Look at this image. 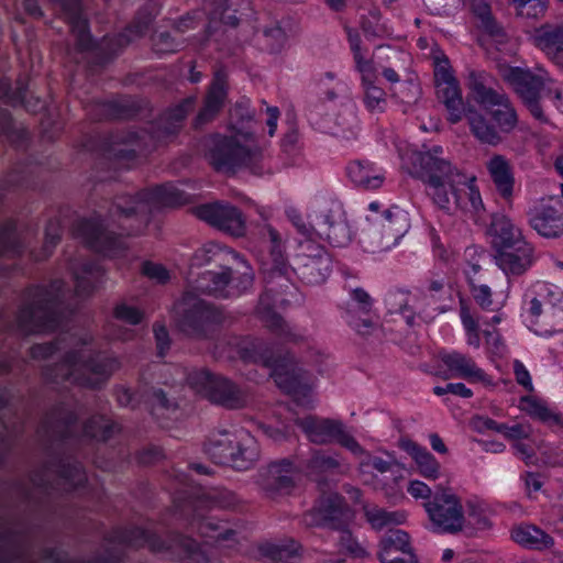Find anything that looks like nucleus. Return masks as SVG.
<instances>
[{
	"label": "nucleus",
	"instance_id": "1",
	"mask_svg": "<svg viewBox=\"0 0 563 563\" xmlns=\"http://www.w3.org/2000/svg\"><path fill=\"white\" fill-rule=\"evenodd\" d=\"M409 173L422 180L432 203L446 213L461 210L479 216L484 205L475 178L462 173L443 157V148L433 146L423 152L413 151L408 156Z\"/></svg>",
	"mask_w": 563,
	"mask_h": 563
},
{
	"label": "nucleus",
	"instance_id": "2",
	"mask_svg": "<svg viewBox=\"0 0 563 563\" xmlns=\"http://www.w3.org/2000/svg\"><path fill=\"white\" fill-rule=\"evenodd\" d=\"M64 351L63 361L54 368H46V379L70 383L85 387H98L121 367L117 356H101L92 347V336L87 332H74L59 336L55 343L33 345L32 358H47Z\"/></svg>",
	"mask_w": 563,
	"mask_h": 563
},
{
	"label": "nucleus",
	"instance_id": "3",
	"mask_svg": "<svg viewBox=\"0 0 563 563\" xmlns=\"http://www.w3.org/2000/svg\"><path fill=\"white\" fill-rule=\"evenodd\" d=\"M261 240L267 251V257L262 263L266 289L261 295L256 313L265 327L282 342H299L302 335L274 311L277 303L284 299L277 297L291 286V267L288 265L285 236L271 224H265L260 231Z\"/></svg>",
	"mask_w": 563,
	"mask_h": 563
},
{
	"label": "nucleus",
	"instance_id": "4",
	"mask_svg": "<svg viewBox=\"0 0 563 563\" xmlns=\"http://www.w3.org/2000/svg\"><path fill=\"white\" fill-rule=\"evenodd\" d=\"M228 344L231 347L229 357L238 356L244 362L261 363L271 368L276 385L290 395L297 405L312 407L310 376L298 366L294 357L274 358L266 344L255 338L234 336Z\"/></svg>",
	"mask_w": 563,
	"mask_h": 563
},
{
	"label": "nucleus",
	"instance_id": "5",
	"mask_svg": "<svg viewBox=\"0 0 563 563\" xmlns=\"http://www.w3.org/2000/svg\"><path fill=\"white\" fill-rule=\"evenodd\" d=\"M203 251L207 262L225 263L221 272H206L198 279L196 289L202 294L228 299L247 291L254 280V273L247 262L233 250L218 243H208Z\"/></svg>",
	"mask_w": 563,
	"mask_h": 563
},
{
	"label": "nucleus",
	"instance_id": "6",
	"mask_svg": "<svg viewBox=\"0 0 563 563\" xmlns=\"http://www.w3.org/2000/svg\"><path fill=\"white\" fill-rule=\"evenodd\" d=\"M188 196L173 184H164L139 192L135 197H118L110 210L112 218H118L120 227L128 234L142 231L148 222V213L161 207L185 205Z\"/></svg>",
	"mask_w": 563,
	"mask_h": 563
},
{
	"label": "nucleus",
	"instance_id": "7",
	"mask_svg": "<svg viewBox=\"0 0 563 563\" xmlns=\"http://www.w3.org/2000/svg\"><path fill=\"white\" fill-rule=\"evenodd\" d=\"M65 298L62 280L52 282L48 288H29L16 317L18 329L26 334L56 329Z\"/></svg>",
	"mask_w": 563,
	"mask_h": 563
},
{
	"label": "nucleus",
	"instance_id": "8",
	"mask_svg": "<svg viewBox=\"0 0 563 563\" xmlns=\"http://www.w3.org/2000/svg\"><path fill=\"white\" fill-rule=\"evenodd\" d=\"M206 155L218 172L245 167L256 173L262 159V151L251 132L232 130L229 135H211L206 139Z\"/></svg>",
	"mask_w": 563,
	"mask_h": 563
},
{
	"label": "nucleus",
	"instance_id": "9",
	"mask_svg": "<svg viewBox=\"0 0 563 563\" xmlns=\"http://www.w3.org/2000/svg\"><path fill=\"white\" fill-rule=\"evenodd\" d=\"M166 369L173 377L165 384L174 386L187 383L196 394L212 404L227 409H240L249 402L247 391L223 376L214 375L203 368L188 372L180 366H169Z\"/></svg>",
	"mask_w": 563,
	"mask_h": 563
},
{
	"label": "nucleus",
	"instance_id": "10",
	"mask_svg": "<svg viewBox=\"0 0 563 563\" xmlns=\"http://www.w3.org/2000/svg\"><path fill=\"white\" fill-rule=\"evenodd\" d=\"M205 452L216 464L238 471L251 468L260 459L258 443L245 430L212 432L205 443Z\"/></svg>",
	"mask_w": 563,
	"mask_h": 563
},
{
	"label": "nucleus",
	"instance_id": "11",
	"mask_svg": "<svg viewBox=\"0 0 563 563\" xmlns=\"http://www.w3.org/2000/svg\"><path fill=\"white\" fill-rule=\"evenodd\" d=\"M177 327L186 334L205 338L216 325L229 319L225 311L201 299L192 291H186L174 306Z\"/></svg>",
	"mask_w": 563,
	"mask_h": 563
},
{
	"label": "nucleus",
	"instance_id": "12",
	"mask_svg": "<svg viewBox=\"0 0 563 563\" xmlns=\"http://www.w3.org/2000/svg\"><path fill=\"white\" fill-rule=\"evenodd\" d=\"M118 540L132 547L148 545L155 552L170 551L186 563H221L220 559L209 555L195 540L184 536H175L166 543L144 529L133 528L123 531Z\"/></svg>",
	"mask_w": 563,
	"mask_h": 563
},
{
	"label": "nucleus",
	"instance_id": "13",
	"mask_svg": "<svg viewBox=\"0 0 563 563\" xmlns=\"http://www.w3.org/2000/svg\"><path fill=\"white\" fill-rule=\"evenodd\" d=\"M489 79L486 73L471 71L467 86L474 100L489 111L490 118L500 132L510 133L519 121L517 111L507 95L488 86Z\"/></svg>",
	"mask_w": 563,
	"mask_h": 563
},
{
	"label": "nucleus",
	"instance_id": "14",
	"mask_svg": "<svg viewBox=\"0 0 563 563\" xmlns=\"http://www.w3.org/2000/svg\"><path fill=\"white\" fill-rule=\"evenodd\" d=\"M538 73L530 69H522L519 67L510 68L505 78L514 88L515 92L519 96L522 103L526 106L530 114L543 124H551L549 117L544 113L540 102L541 90L552 86L554 80L541 67H538Z\"/></svg>",
	"mask_w": 563,
	"mask_h": 563
},
{
	"label": "nucleus",
	"instance_id": "15",
	"mask_svg": "<svg viewBox=\"0 0 563 563\" xmlns=\"http://www.w3.org/2000/svg\"><path fill=\"white\" fill-rule=\"evenodd\" d=\"M423 507L433 532L454 534L463 530L465 515L462 500L451 489H437Z\"/></svg>",
	"mask_w": 563,
	"mask_h": 563
},
{
	"label": "nucleus",
	"instance_id": "16",
	"mask_svg": "<svg viewBox=\"0 0 563 563\" xmlns=\"http://www.w3.org/2000/svg\"><path fill=\"white\" fill-rule=\"evenodd\" d=\"M295 423L314 444L322 445L336 442L353 454L364 453L363 446L346 431L344 423L340 420L309 415L303 418H296Z\"/></svg>",
	"mask_w": 563,
	"mask_h": 563
},
{
	"label": "nucleus",
	"instance_id": "17",
	"mask_svg": "<svg viewBox=\"0 0 563 563\" xmlns=\"http://www.w3.org/2000/svg\"><path fill=\"white\" fill-rule=\"evenodd\" d=\"M313 235L328 241L332 246L343 247L352 241V231L341 203L329 202L310 216Z\"/></svg>",
	"mask_w": 563,
	"mask_h": 563
},
{
	"label": "nucleus",
	"instance_id": "18",
	"mask_svg": "<svg viewBox=\"0 0 563 563\" xmlns=\"http://www.w3.org/2000/svg\"><path fill=\"white\" fill-rule=\"evenodd\" d=\"M434 85L438 100L443 103L448 112V121L459 123L467 110L462 91L448 58H437L434 64Z\"/></svg>",
	"mask_w": 563,
	"mask_h": 563
},
{
	"label": "nucleus",
	"instance_id": "19",
	"mask_svg": "<svg viewBox=\"0 0 563 563\" xmlns=\"http://www.w3.org/2000/svg\"><path fill=\"white\" fill-rule=\"evenodd\" d=\"M349 520H354L353 510L343 497L333 493L322 496L302 517L306 527H328L332 530L343 527Z\"/></svg>",
	"mask_w": 563,
	"mask_h": 563
},
{
	"label": "nucleus",
	"instance_id": "20",
	"mask_svg": "<svg viewBox=\"0 0 563 563\" xmlns=\"http://www.w3.org/2000/svg\"><path fill=\"white\" fill-rule=\"evenodd\" d=\"M303 252L296 257L291 276L297 275L308 285L322 284L331 272V258L328 252L312 241L301 243Z\"/></svg>",
	"mask_w": 563,
	"mask_h": 563
},
{
	"label": "nucleus",
	"instance_id": "21",
	"mask_svg": "<svg viewBox=\"0 0 563 563\" xmlns=\"http://www.w3.org/2000/svg\"><path fill=\"white\" fill-rule=\"evenodd\" d=\"M197 218L234 238L245 234L246 220L240 209L228 202H213L196 208Z\"/></svg>",
	"mask_w": 563,
	"mask_h": 563
},
{
	"label": "nucleus",
	"instance_id": "22",
	"mask_svg": "<svg viewBox=\"0 0 563 563\" xmlns=\"http://www.w3.org/2000/svg\"><path fill=\"white\" fill-rule=\"evenodd\" d=\"M77 233L91 250L106 256H119L126 247L125 241L106 229L99 220H81L77 225Z\"/></svg>",
	"mask_w": 563,
	"mask_h": 563
},
{
	"label": "nucleus",
	"instance_id": "23",
	"mask_svg": "<svg viewBox=\"0 0 563 563\" xmlns=\"http://www.w3.org/2000/svg\"><path fill=\"white\" fill-rule=\"evenodd\" d=\"M373 299L363 288L351 291V300L346 302L343 319L357 334L366 336L373 334L378 327L373 311Z\"/></svg>",
	"mask_w": 563,
	"mask_h": 563
},
{
	"label": "nucleus",
	"instance_id": "24",
	"mask_svg": "<svg viewBox=\"0 0 563 563\" xmlns=\"http://www.w3.org/2000/svg\"><path fill=\"white\" fill-rule=\"evenodd\" d=\"M495 261L507 276H521L536 263L537 253L533 244L525 241L495 253Z\"/></svg>",
	"mask_w": 563,
	"mask_h": 563
},
{
	"label": "nucleus",
	"instance_id": "25",
	"mask_svg": "<svg viewBox=\"0 0 563 563\" xmlns=\"http://www.w3.org/2000/svg\"><path fill=\"white\" fill-rule=\"evenodd\" d=\"M439 358L451 377L463 378L470 383H490L485 371L467 354L459 351H442L439 353Z\"/></svg>",
	"mask_w": 563,
	"mask_h": 563
},
{
	"label": "nucleus",
	"instance_id": "26",
	"mask_svg": "<svg viewBox=\"0 0 563 563\" xmlns=\"http://www.w3.org/2000/svg\"><path fill=\"white\" fill-rule=\"evenodd\" d=\"M384 301L388 312L399 313L408 325H413L416 318L432 319V316L427 313L426 307H421L419 297L411 295L408 290L391 289L386 294Z\"/></svg>",
	"mask_w": 563,
	"mask_h": 563
},
{
	"label": "nucleus",
	"instance_id": "27",
	"mask_svg": "<svg viewBox=\"0 0 563 563\" xmlns=\"http://www.w3.org/2000/svg\"><path fill=\"white\" fill-rule=\"evenodd\" d=\"M227 96V74L223 70H217L206 95L203 107L195 119V126L199 128L212 121L224 106Z\"/></svg>",
	"mask_w": 563,
	"mask_h": 563
},
{
	"label": "nucleus",
	"instance_id": "28",
	"mask_svg": "<svg viewBox=\"0 0 563 563\" xmlns=\"http://www.w3.org/2000/svg\"><path fill=\"white\" fill-rule=\"evenodd\" d=\"M487 232L495 253L527 241L522 230L505 214H494Z\"/></svg>",
	"mask_w": 563,
	"mask_h": 563
},
{
	"label": "nucleus",
	"instance_id": "29",
	"mask_svg": "<svg viewBox=\"0 0 563 563\" xmlns=\"http://www.w3.org/2000/svg\"><path fill=\"white\" fill-rule=\"evenodd\" d=\"M530 40L552 62L563 65V22L541 25L532 33Z\"/></svg>",
	"mask_w": 563,
	"mask_h": 563
},
{
	"label": "nucleus",
	"instance_id": "30",
	"mask_svg": "<svg viewBox=\"0 0 563 563\" xmlns=\"http://www.w3.org/2000/svg\"><path fill=\"white\" fill-rule=\"evenodd\" d=\"M187 508L192 509L195 512L192 516V525H197V529L201 536L213 538L216 542L223 548L233 549L238 544L236 532L232 529L221 527L220 522L214 517H205L198 511L201 508L195 510L192 501L187 503L181 507V512H185Z\"/></svg>",
	"mask_w": 563,
	"mask_h": 563
},
{
	"label": "nucleus",
	"instance_id": "31",
	"mask_svg": "<svg viewBox=\"0 0 563 563\" xmlns=\"http://www.w3.org/2000/svg\"><path fill=\"white\" fill-rule=\"evenodd\" d=\"M55 7L59 8L70 25L80 51H88L92 40L88 32L87 20L81 14L80 0H52Z\"/></svg>",
	"mask_w": 563,
	"mask_h": 563
},
{
	"label": "nucleus",
	"instance_id": "32",
	"mask_svg": "<svg viewBox=\"0 0 563 563\" xmlns=\"http://www.w3.org/2000/svg\"><path fill=\"white\" fill-rule=\"evenodd\" d=\"M346 174L355 186L365 190L378 189L385 181V172L366 159L351 162Z\"/></svg>",
	"mask_w": 563,
	"mask_h": 563
},
{
	"label": "nucleus",
	"instance_id": "33",
	"mask_svg": "<svg viewBox=\"0 0 563 563\" xmlns=\"http://www.w3.org/2000/svg\"><path fill=\"white\" fill-rule=\"evenodd\" d=\"M409 227V218L404 210L397 207L386 210L380 220L383 247L389 249L396 245Z\"/></svg>",
	"mask_w": 563,
	"mask_h": 563
},
{
	"label": "nucleus",
	"instance_id": "34",
	"mask_svg": "<svg viewBox=\"0 0 563 563\" xmlns=\"http://www.w3.org/2000/svg\"><path fill=\"white\" fill-rule=\"evenodd\" d=\"M529 223L545 238H556L563 233V216L552 207L534 208L530 212Z\"/></svg>",
	"mask_w": 563,
	"mask_h": 563
},
{
	"label": "nucleus",
	"instance_id": "35",
	"mask_svg": "<svg viewBox=\"0 0 563 563\" xmlns=\"http://www.w3.org/2000/svg\"><path fill=\"white\" fill-rule=\"evenodd\" d=\"M400 448L412 457L421 476L431 481L441 476L440 463L426 448L409 439L401 440Z\"/></svg>",
	"mask_w": 563,
	"mask_h": 563
},
{
	"label": "nucleus",
	"instance_id": "36",
	"mask_svg": "<svg viewBox=\"0 0 563 563\" xmlns=\"http://www.w3.org/2000/svg\"><path fill=\"white\" fill-rule=\"evenodd\" d=\"M195 104L194 98H187L181 103L176 106L175 108L166 111L156 122L154 130V137L157 140H162L169 135L177 133L189 113L192 110Z\"/></svg>",
	"mask_w": 563,
	"mask_h": 563
},
{
	"label": "nucleus",
	"instance_id": "37",
	"mask_svg": "<svg viewBox=\"0 0 563 563\" xmlns=\"http://www.w3.org/2000/svg\"><path fill=\"white\" fill-rule=\"evenodd\" d=\"M464 117L467 119L470 131L481 143L496 146L503 142L500 130L493 124L483 113L474 108H468Z\"/></svg>",
	"mask_w": 563,
	"mask_h": 563
},
{
	"label": "nucleus",
	"instance_id": "38",
	"mask_svg": "<svg viewBox=\"0 0 563 563\" xmlns=\"http://www.w3.org/2000/svg\"><path fill=\"white\" fill-rule=\"evenodd\" d=\"M296 468L291 461L282 460L271 463L265 473L264 487L268 490L288 492L294 486Z\"/></svg>",
	"mask_w": 563,
	"mask_h": 563
},
{
	"label": "nucleus",
	"instance_id": "39",
	"mask_svg": "<svg viewBox=\"0 0 563 563\" xmlns=\"http://www.w3.org/2000/svg\"><path fill=\"white\" fill-rule=\"evenodd\" d=\"M42 429L51 438H68L77 430L76 416L67 408H56L46 416Z\"/></svg>",
	"mask_w": 563,
	"mask_h": 563
},
{
	"label": "nucleus",
	"instance_id": "40",
	"mask_svg": "<svg viewBox=\"0 0 563 563\" xmlns=\"http://www.w3.org/2000/svg\"><path fill=\"white\" fill-rule=\"evenodd\" d=\"M349 44L353 55L354 68L361 78V86L377 81V68L374 60L362 48L358 34L349 32Z\"/></svg>",
	"mask_w": 563,
	"mask_h": 563
},
{
	"label": "nucleus",
	"instance_id": "41",
	"mask_svg": "<svg viewBox=\"0 0 563 563\" xmlns=\"http://www.w3.org/2000/svg\"><path fill=\"white\" fill-rule=\"evenodd\" d=\"M363 509L366 521L376 531L393 530V527L402 525L407 520V514L402 510L391 511L375 505H366Z\"/></svg>",
	"mask_w": 563,
	"mask_h": 563
},
{
	"label": "nucleus",
	"instance_id": "42",
	"mask_svg": "<svg viewBox=\"0 0 563 563\" xmlns=\"http://www.w3.org/2000/svg\"><path fill=\"white\" fill-rule=\"evenodd\" d=\"M487 169L497 191L509 198L514 188V176L509 162L501 155H494L487 163Z\"/></svg>",
	"mask_w": 563,
	"mask_h": 563
},
{
	"label": "nucleus",
	"instance_id": "43",
	"mask_svg": "<svg viewBox=\"0 0 563 563\" xmlns=\"http://www.w3.org/2000/svg\"><path fill=\"white\" fill-rule=\"evenodd\" d=\"M308 473L314 476L316 481L323 474H345L349 471V465L343 463L338 454L331 455L324 451H314L309 459Z\"/></svg>",
	"mask_w": 563,
	"mask_h": 563
},
{
	"label": "nucleus",
	"instance_id": "44",
	"mask_svg": "<svg viewBox=\"0 0 563 563\" xmlns=\"http://www.w3.org/2000/svg\"><path fill=\"white\" fill-rule=\"evenodd\" d=\"M511 538L518 544L536 550L550 549L554 544V540L550 534L530 525L512 529Z\"/></svg>",
	"mask_w": 563,
	"mask_h": 563
},
{
	"label": "nucleus",
	"instance_id": "45",
	"mask_svg": "<svg viewBox=\"0 0 563 563\" xmlns=\"http://www.w3.org/2000/svg\"><path fill=\"white\" fill-rule=\"evenodd\" d=\"M240 503L236 495L224 488H212L203 492L192 501L195 510L198 508L233 509Z\"/></svg>",
	"mask_w": 563,
	"mask_h": 563
},
{
	"label": "nucleus",
	"instance_id": "46",
	"mask_svg": "<svg viewBox=\"0 0 563 563\" xmlns=\"http://www.w3.org/2000/svg\"><path fill=\"white\" fill-rule=\"evenodd\" d=\"M73 274L76 282V294L84 296L95 289L103 275V269L99 264L89 262L80 266H73Z\"/></svg>",
	"mask_w": 563,
	"mask_h": 563
},
{
	"label": "nucleus",
	"instance_id": "47",
	"mask_svg": "<svg viewBox=\"0 0 563 563\" xmlns=\"http://www.w3.org/2000/svg\"><path fill=\"white\" fill-rule=\"evenodd\" d=\"M451 286L448 276L442 272H432L421 288L419 297L421 307L428 305L429 300L439 301L446 295H450Z\"/></svg>",
	"mask_w": 563,
	"mask_h": 563
},
{
	"label": "nucleus",
	"instance_id": "48",
	"mask_svg": "<svg viewBox=\"0 0 563 563\" xmlns=\"http://www.w3.org/2000/svg\"><path fill=\"white\" fill-rule=\"evenodd\" d=\"M387 51L389 65L382 66V75L390 84H397L400 81L401 75L410 69L411 57L408 53L399 49L388 47Z\"/></svg>",
	"mask_w": 563,
	"mask_h": 563
},
{
	"label": "nucleus",
	"instance_id": "49",
	"mask_svg": "<svg viewBox=\"0 0 563 563\" xmlns=\"http://www.w3.org/2000/svg\"><path fill=\"white\" fill-rule=\"evenodd\" d=\"M470 9L478 18V27L489 36L499 38L504 36L503 29L492 15L490 5L486 0H470Z\"/></svg>",
	"mask_w": 563,
	"mask_h": 563
},
{
	"label": "nucleus",
	"instance_id": "50",
	"mask_svg": "<svg viewBox=\"0 0 563 563\" xmlns=\"http://www.w3.org/2000/svg\"><path fill=\"white\" fill-rule=\"evenodd\" d=\"M119 430L118 424L104 416L91 417L82 428L84 435L98 440L107 441Z\"/></svg>",
	"mask_w": 563,
	"mask_h": 563
},
{
	"label": "nucleus",
	"instance_id": "51",
	"mask_svg": "<svg viewBox=\"0 0 563 563\" xmlns=\"http://www.w3.org/2000/svg\"><path fill=\"white\" fill-rule=\"evenodd\" d=\"M379 552H388L390 555L397 553H409L412 551L409 534L400 529L389 530L379 542Z\"/></svg>",
	"mask_w": 563,
	"mask_h": 563
},
{
	"label": "nucleus",
	"instance_id": "52",
	"mask_svg": "<svg viewBox=\"0 0 563 563\" xmlns=\"http://www.w3.org/2000/svg\"><path fill=\"white\" fill-rule=\"evenodd\" d=\"M299 545L294 541L266 543L261 548L263 555L273 561L291 562L299 555Z\"/></svg>",
	"mask_w": 563,
	"mask_h": 563
},
{
	"label": "nucleus",
	"instance_id": "53",
	"mask_svg": "<svg viewBox=\"0 0 563 563\" xmlns=\"http://www.w3.org/2000/svg\"><path fill=\"white\" fill-rule=\"evenodd\" d=\"M363 102L366 109L372 113H382L387 107L386 92L377 86V81L362 85Z\"/></svg>",
	"mask_w": 563,
	"mask_h": 563
},
{
	"label": "nucleus",
	"instance_id": "54",
	"mask_svg": "<svg viewBox=\"0 0 563 563\" xmlns=\"http://www.w3.org/2000/svg\"><path fill=\"white\" fill-rule=\"evenodd\" d=\"M352 522L353 520H349L343 527H334L333 530L339 532L338 545L342 551L347 552L352 556L362 558L366 554V551L352 534L350 530Z\"/></svg>",
	"mask_w": 563,
	"mask_h": 563
},
{
	"label": "nucleus",
	"instance_id": "55",
	"mask_svg": "<svg viewBox=\"0 0 563 563\" xmlns=\"http://www.w3.org/2000/svg\"><path fill=\"white\" fill-rule=\"evenodd\" d=\"M53 472L58 473L59 477L64 479L65 484H68L71 488H76L86 482V474L81 465L76 462L64 463L59 465L56 470L46 467V473Z\"/></svg>",
	"mask_w": 563,
	"mask_h": 563
},
{
	"label": "nucleus",
	"instance_id": "56",
	"mask_svg": "<svg viewBox=\"0 0 563 563\" xmlns=\"http://www.w3.org/2000/svg\"><path fill=\"white\" fill-rule=\"evenodd\" d=\"M545 325H549L550 329H547V333H555L563 331V300L560 299L558 303H554L550 300H545L544 307V321H542Z\"/></svg>",
	"mask_w": 563,
	"mask_h": 563
},
{
	"label": "nucleus",
	"instance_id": "57",
	"mask_svg": "<svg viewBox=\"0 0 563 563\" xmlns=\"http://www.w3.org/2000/svg\"><path fill=\"white\" fill-rule=\"evenodd\" d=\"M460 317L466 332L467 344L478 349L481 346L479 319H475L464 305L461 306Z\"/></svg>",
	"mask_w": 563,
	"mask_h": 563
},
{
	"label": "nucleus",
	"instance_id": "58",
	"mask_svg": "<svg viewBox=\"0 0 563 563\" xmlns=\"http://www.w3.org/2000/svg\"><path fill=\"white\" fill-rule=\"evenodd\" d=\"M356 456L362 457L360 461L358 468L361 472L365 473L369 467L375 468L379 473H387L391 471L395 465V459L389 455L388 460H385L380 456L372 455L364 450L363 454H355Z\"/></svg>",
	"mask_w": 563,
	"mask_h": 563
},
{
	"label": "nucleus",
	"instance_id": "59",
	"mask_svg": "<svg viewBox=\"0 0 563 563\" xmlns=\"http://www.w3.org/2000/svg\"><path fill=\"white\" fill-rule=\"evenodd\" d=\"M143 401L150 407L152 415L159 417V411L168 410L173 404L166 398L162 389H151L141 394Z\"/></svg>",
	"mask_w": 563,
	"mask_h": 563
},
{
	"label": "nucleus",
	"instance_id": "60",
	"mask_svg": "<svg viewBox=\"0 0 563 563\" xmlns=\"http://www.w3.org/2000/svg\"><path fill=\"white\" fill-rule=\"evenodd\" d=\"M113 317L118 321L128 323L130 325H136L143 321L144 312L134 306L121 302L114 307Z\"/></svg>",
	"mask_w": 563,
	"mask_h": 563
},
{
	"label": "nucleus",
	"instance_id": "61",
	"mask_svg": "<svg viewBox=\"0 0 563 563\" xmlns=\"http://www.w3.org/2000/svg\"><path fill=\"white\" fill-rule=\"evenodd\" d=\"M514 5L518 15L538 19L544 15L548 8V0H520Z\"/></svg>",
	"mask_w": 563,
	"mask_h": 563
},
{
	"label": "nucleus",
	"instance_id": "62",
	"mask_svg": "<svg viewBox=\"0 0 563 563\" xmlns=\"http://www.w3.org/2000/svg\"><path fill=\"white\" fill-rule=\"evenodd\" d=\"M263 35L266 40L267 48L271 52H279L286 45L287 34L278 23L274 24L273 26L265 27Z\"/></svg>",
	"mask_w": 563,
	"mask_h": 563
},
{
	"label": "nucleus",
	"instance_id": "63",
	"mask_svg": "<svg viewBox=\"0 0 563 563\" xmlns=\"http://www.w3.org/2000/svg\"><path fill=\"white\" fill-rule=\"evenodd\" d=\"M60 225L57 221H49L45 229V242L43 254L35 255L36 261H42L48 257L52 250L57 245L60 239Z\"/></svg>",
	"mask_w": 563,
	"mask_h": 563
},
{
	"label": "nucleus",
	"instance_id": "64",
	"mask_svg": "<svg viewBox=\"0 0 563 563\" xmlns=\"http://www.w3.org/2000/svg\"><path fill=\"white\" fill-rule=\"evenodd\" d=\"M468 517L478 530H486L492 527L490 512L482 505H470Z\"/></svg>",
	"mask_w": 563,
	"mask_h": 563
}]
</instances>
